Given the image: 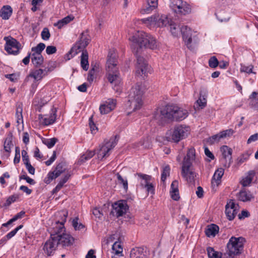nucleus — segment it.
<instances>
[{
	"label": "nucleus",
	"instance_id": "obj_1",
	"mask_svg": "<svg viewBox=\"0 0 258 258\" xmlns=\"http://www.w3.org/2000/svg\"><path fill=\"white\" fill-rule=\"evenodd\" d=\"M130 40L133 43L132 48L137 54L136 74L144 79L150 72V67L147 60L143 56L138 55V53L142 47L151 49H156L158 47L157 42L152 36L144 32H139Z\"/></svg>",
	"mask_w": 258,
	"mask_h": 258
},
{
	"label": "nucleus",
	"instance_id": "obj_2",
	"mask_svg": "<svg viewBox=\"0 0 258 258\" xmlns=\"http://www.w3.org/2000/svg\"><path fill=\"white\" fill-rule=\"evenodd\" d=\"M57 215L61 217V219L56 221L53 225L51 229L50 235L54 239L58 246H69L73 244L74 238L70 234L66 232L64 226L68 216V212L60 211Z\"/></svg>",
	"mask_w": 258,
	"mask_h": 258
},
{
	"label": "nucleus",
	"instance_id": "obj_3",
	"mask_svg": "<svg viewBox=\"0 0 258 258\" xmlns=\"http://www.w3.org/2000/svg\"><path fill=\"white\" fill-rule=\"evenodd\" d=\"M117 66L116 55L114 50H110L106 62L107 79L113 90L119 94L121 92V79Z\"/></svg>",
	"mask_w": 258,
	"mask_h": 258
},
{
	"label": "nucleus",
	"instance_id": "obj_4",
	"mask_svg": "<svg viewBox=\"0 0 258 258\" xmlns=\"http://www.w3.org/2000/svg\"><path fill=\"white\" fill-rule=\"evenodd\" d=\"M196 159V151L194 148H189L184 157L182 166L181 174L183 178L189 183H192L195 181L196 173L192 168V162Z\"/></svg>",
	"mask_w": 258,
	"mask_h": 258
},
{
	"label": "nucleus",
	"instance_id": "obj_5",
	"mask_svg": "<svg viewBox=\"0 0 258 258\" xmlns=\"http://www.w3.org/2000/svg\"><path fill=\"white\" fill-rule=\"evenodd\" d=\"M144 94L143 86L137 84L131 89L128 96L127 105L130 109L136 111L141 108L143 105V95Z\"/></svg>",
	"mask_w": 258,
	"mask_h": 258
},
{
	"label": "nucleus",
	"instance_id": "obj_6",
	"mask_svg": "<svg viewBox=\"0 0 258 258\" xmlns=\"http://www.w3.org/2000/svg\"><path fill=\"white\" fill-rule=\"evenodd\" d=\"M245 239L242 237L232 236L226 245V254L230 258H235L240 254L243 249Z\"/></svg>",
	"mask_w": 258,
	"mask_h": 258
},
{
	"label": "nucleus",
	"instance_id": "obj_7",
	"mask_svg": "<svg viewBox=\"0 0 258 258\" xmlns=\"http://www.w3.org/2000/svg\"><path fill=\"white\" fill-rule=\"evenodd\" d=\"M141 21L150 29L155 27L166 26L170 22L167 16L159 15V14L153 15L147 18L142 19Z\"/></svg>",
	"mask_w": 258,
	"mask_h": 258
},
{
	"label": "nucleus",
	"instance_id": "obj_8",
	"mask_svg": "<svg viewBox=\"0 0 258 258\" xmlns=\"http://www.w3.org/2000/svg\"><path fill=\"white\" fill-rule=\"evenodd\" d=\"M90 40V37L87 31L81 33L80 39L72 47L70 51L67 54L68 59H70L79 52L83 51L88 45Z\"/></svg>",
	"mask_w": 258,
	"mask_h": 258
},
{
	"label": "nucleus",
	"instance_id": "obj_9",
	"mask_svg": "<svg viewBox=\"0 0 258 258\" xmlns=\"http://www.w3.org/2000/svg\"><path fill=\"white\" fill-rule=\"evenodd\" d=\"M189 134V127L182 124L175 125L170 132L169 139L174 142L178 143L186 138Z\"/></svg>",
	"mask_w": 258,
	"mask_h": 258
},
{
	"label": "nucleus",
	"instance_id": "obj_10",
	"mask_svg": "<svg viewBox=\"0 0 258 258\" xmlns=\"http://www.w3.org/2000/svg\"><path fill=\"white\" fill-rule=\"evenodd\" d=\"M170 7L177 14L185 15L191 12L190 6L182 0H170Z\"/></svg>",
	"mask_w": 258,
	"mask_h": 258
},
{
	"label": "nucleus",
	"instance_id": "obj_11",
	"mask_svg": "<svg viewBox=\"0 0 258 258\" xmlns=\"http://www.w3.org/2000/svg\"><path fill=\"white\" fill-rule=\"evenodd\" d=\"M168 106L169 113L171 114L170 119L181 121L188 116V111L187 109L173 104H168Z\"/></svg>",
	"mask_w": 258,
	"mask_h": 258
},
{
	"label": "nucleus",
	"instance_id": "obj_12",
	"mask_svg": "<svg viewBox=\"0 0 258 258\" xmlns=\"http://www.w3.org/2000/svg\"><path fill=\"white\" fill-rule=\"evenodd\" d=\"M66 163L61 162L57 164L54 170L50 171L44 179V182L46 184L50 183L53 179L59 177L62 173H67Z\"/></svg>",
	"mask_w": 258,
	"mask_h": 258
},
{
	"label": "nucleus",
	"instance_id": "obj_13",
	"mask_svg": "<svg viewBox=\"0 0 258 258\" xmlns=\"http://www.w3.org/2000/svg\"><path fill=\"white\" fill-rule=\"evenodd\" d=\"M171 116V114L169 113V106L167 104L155 111L153 115V118L157 123L162 124L165 121V119H170Z\"/></svg>",
	"mask_w": 258,
	"mask_h": 258
},
{
	"label": "nucleus",
	"instance_id": "obj_14",
	"mask_svg": "<svg viewBox=\"0 0 258 258\" xmlns=\"http://www.w3.org/2000/svg\"><path fill=\"white\" fill-rule=\"evenodd\" d=\"M57 109L53 107L48 114H41L38 115V119L39 123L42 126H48L53 124L56 119Z\"/></svg>",
	"mask_w": 258,
	"mask_h": 258
},
{
	"label": "nucleus",
	"instance_id": "obj_15",
	"mask_svg": "<svg viewBox=\"0 0 258 258\" xmlns=\"http://www.w3.org/2000/svg\"><path fill=\"white\" fill-rule=\"evenodd\" d=\"M116 136L114 139H110V140L106 142L104 145L100 147L98 153V158L102 160L104 158L108 157L109 155V153L116 145L117 141H116Z\"/></svg>",
	"mask_w": 258,
	"mask_h": 258
},
{
	"label": "nucleus",
	"instance_id": "obj_16",
	"mask_svg": "<svg viewBox=\"0 0 258 258\" xmlns=\"http://www.w3.org/2000/svg\"><path fill=\"white\" fill-rule=\"evenodd\" d=\"M6 41L5 50L9 54H17L20 49L21 44L14 38L11 37H5Z\"/></svg>",
	"mask_w": 258,
	"mask_h": 258
},
{
	"label": "nucleus",
	"instance_id": "obj_17",
	"mask_svg": "<svg viewBox=\"0 0 258 258\" xmlns=\"http://www.w3.org/2000/svg\"><path fill=\"white\" fill-rule=\"evenodd\" d=\"M128 207L126 201H118L112 205L111 213L115 216L119 217L125 214Z\"/></svg>",
	"mask_w": 258,
	"mask_h": 258
},
{
	"label": "nucleus",
	"instance_id": "obj_18",
	"mask_svg": "<svg viewBox=\"0 0 258 258\" xmlns=\"http://www.w3.org/2000/svg\"><path fill=\"white\" fill-rule=\"evenodd\" d=\"M238 211V205H236L233 200L228 201L225 206V214L227 219L233 220L235 217Z\"/></svg>",
	"mask_w": 258,
	"mask_h": 258
},
{
	"label": "nucleus",
	"instance_id": "obj_19",
	"mask_svg": "<svg viewBox=\"0 0 258 258\" xmlns=\"http://www.w3.org/2000/svg\"><path fill=\"white\" fill-rule=\"evenodd\" d=\"M223 159L222 162L225 167H229L232 162V150L227 146H223L220 148Z\"/></svg>",
	"mask_w": 258,
	"mask_h": 258
},
{
	"label": "nucleus",
	"instance_id": "obj_20",
	"mask_svg": "<svg viewBox=\"0 0 258 258\" xmlns=\"http://www.w3.org/2000/svg\"><path fill=\"white\" fill-rule=\"evenodd\" d=\"M181 33L185 44L189 49H192V30L187 26L182 25L181 28Z\"/></svg>",
	"mask_w": 258,
	"mask_h": 258
},
{
	"label": "nucleus",
	"instance_id": "obj_21",
	"mask_svg": "<svg viewBox=\"0 0 258 258\" xmlns=\"http://www.w3.org/2000/svg\"><path fill=\"white\" fill-rule=\"evenodd\" d=\"M116 100L114 99L109 98L104 101L99 107V110L101 114H107L116 107Z\"/></svg>",
	"mask_w": 258,
	"mask_h": 258
},
{
	"label": "nucleus",
	"instance_id": "obj_22",
	"mask_svg": "<svg viewBox=\"0 0 258 258\" xmlns=\"http://www.w3.org/2000/svg\"><path fill=\"white\" fill-rule=\"evenodd\" d=\"M57 246L54 239L50 236V238L44 244L43 247L44 253L47 256L53 255Z\"/></svg>",
	"mask_w": 258,
	"mask_h": 258
},
{
	"label": "nucleus",
	"instance_id": "obj_23",
	"mask_svg": "<svg viewBox=\"0 0 258 258\" xmlns=\"http://www.w3.org/2000/svg\"><path fill=\"white\" fill-rule=\"evenodd\" d=\"M50 71V69L47 68H45L44 69H34L30 71L28 77L32 78L36 81H40L47 75L48 73Z\"/></svg>",
	"mask_w": 258,
	"mask_h": 258
},
{
	"label": "nucleus",
	"instance_id": "obj_24",
	"mask_svg": "<svg viewBox=\"0 0 258 258\" xmlns=\"http://www.w3.org/2000/svg\"><path fill=\"white\" fill-rule=\"evenodd\" d=\"M170 194L171 198L174 201H178L179 198V194L178 190V181L175 180L172 181L171 187Z\"/></svg>",
	"mask_w": 258,
	"mask_h": 258
},
{
	"label": "nucleus",
	"instance_id": "obj_25",
	"mask_svg": "<svg viewBox=\"0 0 258 258\" xmlns=\"http://www.w3.org/2000/svg\"><path fill=\"white\" fill-rule=\"evenodd\" d=\"M71 176L70 172L67 171L64 175L60 178L59 182L56 185L55 187L53 189L52 193H56L59 191L60 189L63 186L64 184L68 181Z\"/></svg>",
	"mask_w": 258,
	"mask_h": 258
},
{
	"label": "nucleus",
	"instance_id": "obj_26",
	"mask_svg": "<svg viewBox=\"0 0 258 258\" xmlns=\"http://www.w3.org/2000/svg\"><path fill=\"white\" fill-rule=\"evenodd\" d=\"M224 172V169L222 168H218L215 172L212 180V186H218L221 182V179Z\"/></svg>",
	"mask_w": 258,
	"mask_h": 258
},
{
	"label": "nucleus",
	"instance_id": "obj_27",
	"mask_svg": "<svg viewBox=\"0 0 258 258\" xmlns=\"http://www.w3.org/2000/svg\"><path fill=\"white\" fill-rule=\"evenodd\" d=\"M237 197L239 200L244 202H249L254 198L252 194L249 191H247L245 189L241 190L238 193Z\"/></svg>",
	"mask_w": 258,
	"mask_h": 258
},
{
	"label": "nucleus",
	"instance_id": "obj_28",
	"mask_svg": "<svg viewBox=\"0 0 258 258\" xmlns=\"http://www.w3.org/2000/svg\"><path fill=\"white\" fill-rule=\"evenodd\" d=\"M130 258H146L144 248L142 247L133 248L130 252Z\"/></svg>",
	"mask_w": 258,
	"mask_h": 258
},
{
	"label": "nucleus",
	"instance_id": "obj_29",
	"mask_svg": "<svg viewBox=\"0 0 258 258\" xmlns=\"http://www.w3.org/2000/svg\"><path fill=\"white\" fill-rule=\"evenodd\" d=\"M158 6V0H147V5L142 9V13L149 14L156 9Z\"/></svg>",
	"mask_w": 258,
	"mask_h": 258
},
{
	"label": "nucleus",
	"instance_id": "obj_30",
	"mask_svg": "<svg viewBox=\"0 0 258 258\" xmlns=\"http://www.w3.org/2000/svg\"><path fill=\"white\" fill-rule=\"evenodd\" d=\"M12 12L13 10L11 6H4L0 11V16L3 19L8 20L12 15Z\"/></svg>",
	"mask_w": 258,
	"mask_h": 258
},
{
	"label": "nucleus",
	"instance_id": "obj_31",
	"mask_svg": "<svg viewBox=\"0 0 258 258\" xmlns=\"http://www.w3.org/2000/svg\"><path fill=\"white\" fill-rule=\"evenodd\" d=\"M255 174V172L250 170L248 172L247 175L243 177L240 181V183L243 186H247L251 183Z\"/></svg>",
	"mask_w": 258,
	"mask_h": 258
},
{
	"label": "nucleus",
	"instance_id": "obj_32",
	"mask_svg": "<svg viewBox=\"0 0 258 258\" xmlns=\"http://www.w3.org/2000/svg\"><path fill=\"white\" fill-rule=\"evenodd\" d=\"M219 227L214 224L208 226L205 232L208 237H214L219 232Z\"/></svg>",
	"mask_w": 258,
	"mask_h": 258
},
{
	"label": "nucleus",
	"instance_id": "obj_33",
	"mask_svg": "<svg viewBox=\"0 0 258 258\" xmlns=\"http://www.w3.org/2000/svg\"><path fill=\"white\" fill-rule=\"evenodd\" d=\"M136 176H138L141 186L145 187L150 182L151 177L148 175L142 174L141 173H136Z\"/></svg>",
	"mask_w": 258,
	"mask_h": 258
},
{
	"label": "nucleus",
	"instance_id": "obj_34",
	"mask_svg": "<svg viewBox=\"0 0 258 258\" xmlns=\"http://www.w3.org/2000/svg\"><path fill=\"white\" fill-rule=\"evenodd\" d=\"M206 97L207 91L205 90H201L199 98L196 102L197 105L201 108L205 107L207 104Z\"/></svg>",
	"mask_w": 258,
	"mask_h": 258
},
{
	"label": "nucleus",
	"instance_id": "obj_35",
	"mask_svg": "<svg viewBox=\"0 0 258 258\" xmlns=\"http://www.w3.org/2000/svg\"><path fill=\"white\" fill-rule=\"evenodd\" d=\"M81 65L84 70H88L89 68L88 54L86 51H82L81 56Z\"/></svg>",
	"mask_w": 258,
	"mask_h": 258
},
{
	"label": "nucleus",
	"instance_id": "obj_36",
	"mask_svg": "<svg viewBox=\"0 0 258 258\" xmlns=\"http://www.w3.org/2000/svg\"><path fill=\"white\" fill-rule=\"evenodd\" d=\"M31 60L35 67H40L43 62L44 58L41 54H31Z\"/></svg>",
	"mask_w": 258,
	"mask_h": 258
},
{
	"label": "nucleus",
	"instance_id": "obj_37",
	"mask_svg": "<svg viewBox=\"0 0 258 258\" xmlns=\"http://www.w3.org/2000/svg\"><path fill=\"white\" fill-rule=\"evenodd\" d=\"M170 27V32L172 35L174 37H178L181 33V28L182 26H180L170 21L169 24Z\"/></svg>",
	"mask_w": 258,
	"mask_h": 258
},
{
	"label": "nucleus",
	"instance_id": "obj_38",
	"mask_svg": "<svg viewBox=\"0 0 258 258\" xmlns=\"http://www.w3.org/2000/svg\"><path fill=\"white\" fill-rule=\"evenodd\" d=\"M217 18L221 22H227L230 19L229 13L224 10L218 11L216 13Z\"/></svg>",
	"mask_w": 258,
	"mask_h": 258
},
{
	"label": "nucleus",
	"instance_id": "obj_39",
	"mask_svg": "<svg viewBox=\"0 0 258 258\" xmlns=\"http://www.w3.org/2000/svg\"><path fill=\"white\" fill-rule=\"evenodd\" d=\"M23 105L22 104H17L16 106V117L17 118V122L18 124L23 122Z\"/></svg>",
	"mask_w": 258,
	"mask_h": 258
},
{
	"label": "nucleus",
	"instance_id": "obj_40",
	"mask_svg": "<svg viewBox=\"0 0 258 258\" xmlns=\"http://www.w3.org/2000/svg\"><path fill=\"white\" fill-rule=\"evenodd\" d=\"M207 250L209 258H222V253L215 250L213 247H208Z\"/></svg>",
	"mask_w": 258,
	"mask_h": 258
},
{
	"label": "nucleus",
	"instance_id": "obj_41",
	"mask_svg": "<svg viewBox=\"0 0 258 258\" xmlns=\"http://www.w3.org/2000/svg\"><path fill=\"white\" fill-rule=\"evenodd\" d=\"M95 155V151H87L85 154H83L79 159V162L80 163L85 162L91 158Z\"/></svg>",
	"mask_w": 258,
	"mask_h": 258
},
{
	"label": "nucleus",
	"instance_id": "obj_42",
	"mask_svg": "<svg viewBox=\"0 0 258 258\" xmlns=\"http://www.w3.org/2000/svg\"><path fill=\"white\" fill-rule=\"evenodd\" d=\"M25 214V212L24 211H21L20 212L17 213L13 218L11 219L7 223L3 224V226L4 227L7 226L18 219L22 218L24 216Z\"/></svg>",
	"mask_w": 258,
	"mask_h": 258
},
{
	"label": "nucleus",
	"instance_id": "obj_43",
	"mask_svg": "<svg viewBox=\"0 0 258 258\" xmlns=\"http://www.w3.org/2000/svg\"><path fill=\"white\" fill-rule=\"evenodd\" d=\"M45 47L44 43H39L36 47L31 48V54H41V52L44 49Z\"/></svg>",
	"mask_w": 258,
	"mask_h": 258
},
{
	"label": "nucleus",
	"instance_id": "obj_44",
	"mask_svg": "<svg viewBox=\"0 0 258 258\" xmlns=\"http://www.w3.org/2000/svg\"><path fill=\"white\" fill-rule=\"evenodd\" d=\"M13 144L11 137L7 138L4 144V150L8 153L11 152V147H13Z\"/></svg>",
	"mask_w": 258,
	"mask_h": 258
},
{
	"label": "nucleus",
	"instance_id": "obj_45",
	"mask_svg": "<svg viewBox=\"0 0 258 258\" xmlns=\"http://www.w3.org/2000/svg\"><path fill=\"white\" fill-rule=\"evenodd\" d=\"M112 250L114 254L117 256H120L122 252V248L120 244L118 242H115L112 245Z\"/></svg>",
	"mask_w": 258,
	"mask_h": 258
},
{
	"label": "nucleus",
	"instance_id": "obj_46",
	"mask_svg": "<svg viewBox=\"0 0 258 258\" xmlns=\"http://www.w3.org/2000/svg\"><path fill=\"white\" fill-rule=\"evenodd\" d=\"M116 177L119 184H122L123 188L127 190L128 188V183L126 179L123 178L119 173L116 174Z\"/></svg>",
	"mask_w": 258,
	"mask_h": 258
},
{
	"label": "nucleus",
	"instance_id": "obj_47",
	"mask_svg": "<svg viewBox=\"0 0 258 258\" xmlns=\"http://www.w3.org/2000/svg\"><path fill=\"white\" fill-rule=\"evenodd\" d=\"M170 168L169 165H166L163 168L162 174H161V180L164 181L167 176L169 175Z\"/></svg>",
	"mask_w": 258,
	"mask_h": 258
},
{
	"label": "nucleus",
	"instance_id": "obj_48",
	"mask_svg": "<svg viewBox=\"0 0 258 258\" xmlns=\"http://www.w3.org/2000/svg\"><path fill=\"white\" fill-rule=\"evenodd\" d=\"M78 221L79 218L76 217L72 221V225L76 230H80L84 228V226L82 223H79Z\"/></svg>",
	"mask_w": 258,
	"mask_h": 258
},
{
	"label": "nucleus",
	"instance_id": "obj_49",
	"mask_svg": "<svg viewBox=\"0 0 258 258\" xmlns=\"http://www.w3.org/2000/svg\"><path fill=\"white\" fill-rule=\"evenodd\" d=\"M223 138L221 137V133L215 135L208 139V142L210 144H213L216 142H218Z\"/></svg>",
	"mask_w": 258,
	"mask_h": 258
},
{
	"label": "nucleus",
	"instance_id": "obj_50",
	"mask_svg": "<svg viewBox=\"0 0 258 258\" xmlns=\"http://www.w3.org/2000/svg\"><path fill=\"white\" fill-rule=\"evenodd\" d=\"M209 66L212 68H216L219 64V61L216 56H212L209 60Z\"/></svg>",
	"mask_w": 258,
	"mask_h": 258
},
{
	"label": "nucleus",
	"instance_id": "obj_51",
	"mask_svg": "<svg viewBox=\"0 0 258 258\" xmlns=\"http://www.w3.org/2000/svg\"><path fill=\"white\" fill-rule=\"evenodd\" d=\"M23 227V225H21L17 227H16L15 229H14L13 230L11 231L10 232L8 233L5 237H6V239L8 240L11 239L13 236L15 235V234L17 233V232L21 229Z\"/></svg>",
	"mask_w": 258,
	"mask_h": 258
},
{
	"label": "nucleus",
	"instance_id": "obj_52",
	"mask_svg": "<svg viewBox=\"0 0 258 258\" xmlns=\"http://www.w3.org/2000/svg\"><path fill=\"white\" fill-rule=\"evenodd\" d=\"M57 139L56 138H51L45 140L43 143L48 148H51L55 144Z\"/></svg>",
	"mask_w": 258,
	"mask_h": 258
},
{
	"label": "nucleus",
	"instance_id": "obj_53",
	"mask_svg": "<svg viewBox=\"0 0 258 258\" xmlns=\"http://www.w3.org/2000/svg\"><path fill=\"white\" fill-rule=\"evenodd\" d=\"M41 35L42 38L44 40H48L50 36L49 31L47 28H44L43 29Z\"/></svg>",
	"mask_w": 258,
	"mask_h": 258
},
{
	"label": "nucleus",
	"instance_id": "obj_54",
	"mask_svg": "<svg viewBox=\"0 0 258 258\" xmlns=\"http://www.w3.org/2000/svg\"><path fill=\"white\" fill-rule=\"evenodd\" d=\"M22 160L25 165L30 163L29 155L26 151L23 150L22 151Z\"/></svg>",
	"mask_w": 258,
	"mask_h": 258
},
{
	"label": "nucleus",
	"instance_id": "obj_55",
	"mask_svg": "<svg viewBox=\"0 0 258 258\" xmlns=\"http://www.w3.org/2000/svg\"><path fill=\"white\" fill-rule=\"evenodd\" d=\"M20 179L26 180V182L31 185H34L35 181L32 178L28 176L26 174H24L20 176Z\"/></svg>",
	"mask_w": 258,
	"mask_h": 258
},
{
	"label": "nucleus",
	"instance_id": "obj_56",
	"mask_svg": "<svg viewBox=\"0 0 258 258\" xmlns=\"http://www.w3.org/2000/svg\"><path fill=\"white\" fill-rule=\"evenodd\" d=\"M19 198V195H14L11 196H10L6 201V204L8 206L11 205L12 203L15 202L17 199Z\"/></svg>",
	"mask_w": 258,
	"mask_h": 258
},
{
	"label": "nucleus",
	"instance_id": "obj_57",
	"mask_svg": "<svg viewBox=\"0 0 258 258\" xmlns=\"http://www.w3.org/2000/svg\"><path fill=\"white\" fill-rule=\"evenodd\" d=\"M89 126L92 134H95L97 131V127L96 126L94 122L92 121V117L89 118Z\"/></svg>",
	"mask_w": 258,
	"mask_h": 258
},
{
	"label": "nucleus",
	"instance_id": "obj_58",
	"mask_svg": "<svg viewBox=\"0 0 258 258\" xmlns=\"http://www.w3.org/2000/svg\"><path fill=\"white\" fill-rule=\"evenodd\" d=\"M221 133V137L223 138H226V137H229L233 134V131L231 129L223 131Z\"/></svg>",
	"mask_w": 258,
	"mask_h": 258
},
{
	"label": "nucleus",
	"instance_id": "obj_59",
	"mask_svg": "<svg viewBox=\"0 0 258 258\" xmlns=\"http://www.w3.org/2000/svg\"><path fill=\"white\" fill-rule=\"evenodd\" d=\"M56 52V48L54 46H48L46 48V52L47 54H52Z\"/></svg>",
	"mask_w": 258,
	"mask_h": 258
},
{
	"label": "nucleus",
	"instance_id": "obj_60",
	"mask_svg": "<svg viewBox=\"0 0 258 258\" xmlns=\"http://www.w3.org/2000/svg\"><path fill=\"white\" fill-rule=\"evenodd\" d=\"M249 104L251 107L258 110V98L251 99V101L249 102Z\"/></svg>",
	"mask_w": 258,
	"mask_h": 258
},
{
	"label": "nucleus",
	"instance_id": "obj_61",
	"mask_svg": "<svg viewBox=\"0 0 258 258\" xmlns=\"http://www.w3.org/2000/svg\"><path fill=\"white\" fill-rule=\"evenodd\" d=\"M56 152L53 151L52 156L50 157V158L49 160H48L47 161H46L45 162V164L47 166L50 165L54 161V160L56 159Z\"/></svg>",
	"mask_w": 258,
	"mask_h": 258
},
{
	"label": "nucleus",
	"instance_id": "obj_62",
	"mask_svg": "<svg viewBox=\"0 0 258 258\" xmlns=\"http://www.w3.org/2000/svg\"><path fill=\"white\" fill-rule=\"evenodd\" d=\"M28 172L32 175H34L35 173V169L33 166H32L31 163L25 165Z\"/></svg>",
	"mask_w": 258,
	"mask_h": 258
},
{
	"label": "nucleus",
	"instance_id": "obj_63",
	"mask_svg": "<svg viewBox=\"0 0 258 258\" xmlns=\"http://www.w3.org/2000/svg\"><path fill=\"white\" fill-rule=\"evenodd\" d=\"M252 66H242L241 68V71L243 72H246L247 73L250 74L252 72Z\"/></svg>",
	"mask_w": 258,
	"mask_h": 258
},
{
	"label": "nucleus",
	"instance_id": "obj_64",
	"mask_svg": "<svg viewBox=\"0 0 258 258\" xmlns=\"http://www.w3.org/2000/svg\"><path fill=\"white\" fill-rule=\"evenodd\" d=\"M258 140V134H254L250 136L247 141V144H250Z\"/></svg>",
	"mask_w": 258,
	"mask_h": 258
}]
</instances>
